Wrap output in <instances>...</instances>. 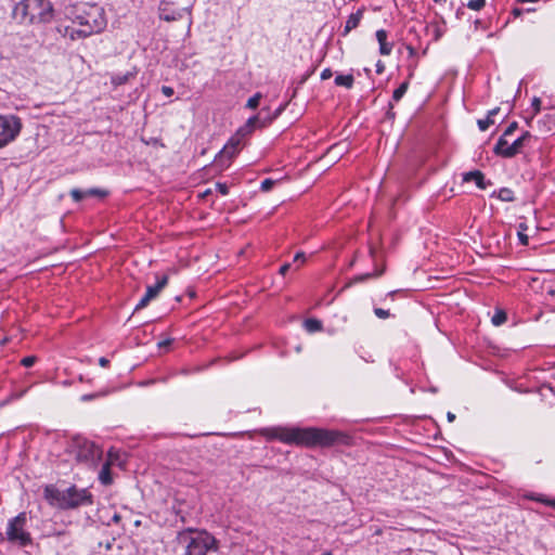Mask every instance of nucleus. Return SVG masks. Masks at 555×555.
Masks as SVG:
<instances>
[{
    "label": "nucleus",
    "mask_w": 555,
    "mask_h": 555,
    "mask_svg": "<svg viewBox=\"0 0 555 555\" xmlns=\"http://www.w3.org/2000/svg\"><path fill=\"white\" fill-rule=\"evenodd\" d=\"M261 435L268 440H279L286 444H296L307 448L332 447L336 444L349 446L351 436L340 430L324 428L299 427H268L261 429Z\"/></svg>",
    "instance_id": "f257e3e1"
},
{
    "label": "nucleus",
    "mask_w": 555,
    "mask_h": 555,
    "mask_svg": "<svg viewBox=\"0 0 555 555\" xmlns=\"http://www.w3.org/2000/svg\"><path fill=\"white\" fill-rule=\"evenodd\" d=\"M64 15L78 25L82 38L103 31L107 25L104 9L98 4L78 3L67 5Z\"/></svg>",
    "instance_id": "f03ea898"
},
{
    "label": "nucleus",
    "mask_w": 555,
    "mask_h": 555,
    "mask_svg": "<svg viewBox=\"0 0 555 555\" xmlns=\"http://www.w3.org/2000/svg\"><path fill=\"white\" fill-rule=\"evenodd\" d=\"M49 0H21L12 10V18L22 25L49 23L53 18Z\"/></svg>",
    "instance_id": "7ed1b4c3"
},
{
    "label": "nucleus",
    "mask_w": 555,
    "mask_h": 555,
    "mask_svg": "<svg viewBox=\"0 0 555 555\" xmlns=\"http://www.w3.org/2000/svg\"><path fill=\"white\" fill-rule=\"evenodd\" d=\"M44 498L51 505L62 509L77 508L93 503L92 494L88 489H78L76 486H72L66 490H59L52 485L47 486L44 488Z\"/></svg>",
    "instance_id": "20e7f679"
},
{
    "label": "nucleus",
    "mask_w": 555,
    "mask_h": 555,
    "mask_svg": "<svg viewBox=\"0 0 555 555\" xmlns=\"http://www.w3.org/2000/svg\"><path fill=\"white\" fill-rule=\"evenodd\" d=\"M185 555H219V541L210 532L188 528L181 533Z\"/></svg>",
    "instance_id": "39448f33"
},
{
    "label": "nucleus",
    "mask_w": 555,
    "mask_h": 555,
    "mask_svg": "<svg viewBox=\"0 0 555 555\" xmlns=\"http://www.w3.org/2000/svg\"><path fill=\"white\" fill-rule=\"evenodd\" d=\"M28 517L26 512H21L15 517L9 519L5 537L7 540L20 547H25L33 544V538L27 530Z\"/></svg>",
    "instance_id": "423d86ee"
},
{
    "label": "nucleus",
    "mask_w": 555,
    "mask_h": 555,
    "mask_svg": "<svg viewBox=\"0 0 555 555\" xmlns=\"http://www.w3.org/2000/svg\"><path fill=\"white\" fill-rule=\"evenodd\" d=\"M260 122L259 116H253L248 118L247 122L241 127L236 134L232 137L224 147L219 152L217 160L223 164V160L232 159L240 151L241 138L249 134Z\"/></svg>",
    "instance_id": "0eeeda50"
},
{
    "label": "nucleus",
    "mask_w": 555,
    "mask_h": 555,
    "mask_svg": "<svg viewBox=\"0 0 555 555\" xmlns=\"http://www.w3.org/2000/svg\"><path fill=\"white\" fill-rule=\"evenodd\" d=\"M76 460L87 466H94L102 459V450L86 438H76L73 441Z\"/></svg>",
    "instance_id": "6e6552de"
},
{
    "label": "nucleus",
    "mask_w": 555,
    "mask_h": 555,
    "mask_svg": "<svg viewBox=\"0 0 555 555\" xmlns=\"http://www.w3.org/2000/svg\"><path fill=\"white\" fill-rule=\"evenodd\" d=\"M22 130L21 118L15 115H0V149L9 145Z\"/></svg>",
    "instance_id": "1a4fd4ad"
},
{
    "label": "nucleus",
    "mask_w": 555,
    "mask_h": 555,
    "mask_svg": "<svg viewBox=\"0 0 555 555\" xmlns=\"http://www.w3.org/2000/svg\"><path fill=\"white\" fill-rule=\"evenodd\" d=\"M168 284V276H162L155 285H149L146 287V292L144 296L140 299V301L135 306V310H140L145 308L151 300L156 298L160 291Z\"/></svg>",
    "instance_id": "9d476101"
},
{
    "label": "nucleus",
    "mask_w": 555,
    "mask_h": 555,
    "mask_svg": "<svg viewBox=\"0 0 555 555\" xmlns=\"http://www.w3.org/2000/svg\"><path fill=\"white\" fill-rule=\"evenodd\" d=\"M463 180L466 182L474 181L480 190H486L489 185L492 184L491 181H486L485 175L480 170L465 172Z\"/></svg>",
    "instance_id": "9b49d317"
},
{
    "label": "nucleus",
    "mask_w": 555,
    "mask_h": 555,
    "mask_svg": "<svg viewBox=\"0 0 555 555\" xmlns=\"http://www.w3.org/2000/svg\"><path fill=\"white\" fill-rule=\"evenodd\" d=\"M364 11H365V8L362 7L356 13H352L351 15H349V17L346 22L344 31H343V36H347L352 29H354L359 26V24L363 17Z\"/></svg>",
    "instance_id": "f8f14e48"
},
{
    "label": "nucleus",
    "mask_w": 555,
    "mask_h": 555,
    "mask_svg": "<svg viewBox=\"0 0 555 555\" xmlns=\"http://www.w3.org/2000/svg\"><path fill=\"white\" fill-rule=\"evenodd\" d=\"M531 138V133L529 131H525L519 138H517L508 147H506L505 154L516 156L520 153L521 149L525 145V142Z\"/></svg>",
    "instance_id": "ddd939ff"
},
{
    "label": "nucleus",
    "mask_w": 555,
    "mask_h": 555,
    "mask_svg": "<svg viewBox=\"0 0 555 555\" xmlns=\"http://www.w3.org/2000/svg\"><path fill=\"white\" fill-rule=\"evenodd\" d=\"M375 35L379 43V53L382 55H389L392 51L393 44L387 42V31L385 29H378Z\"/></svg>",
    "instance_id": "4468645a"
},
{
    "label": "nucleus",
    "mask_w": 555,
    "mask_h": 555,
    "mask_svg": "<svg viewBox=\"0 0 555 555\" xmlns=\"http://www.w3.org/2000/svg\"><path fill=\"white\" fill-rule=\"evenodd\" d=\"M55 29L62 37H68L70 40H77L82 38L80 36L79 29L69 25H57Z\"/></svg>",
    "instance_id": "2eb2a0df"
},
{
    "label": "nucleus",
    "mask_w": 555,
    "mask_h": 555,
    "mask_svg": "<svg viewBox=\"0 0 555 555\" xmlns=\"http://www.w3.org/2000/svg\"><path fill=\"white\" fill-rule=\"evenodd\" d=\"M509 145L511 144L508 143L506 137L501 135L493 147V153L504 158H513L514 155L505 154L506 147H508Z\"/></svg>",
    "instance_id": "dca6fc26"
},
{
    "label": "nucleus",
    "mask_w": 555,
    "mask_h": 555,
    "mask_svg": "<svg viewBox=\"0 0 555 555\" xmlns=\"http://www.w3.org/2000/svg\"><path fill=\"white\" fill-rule=\"evenodd\" d=\"M490 196L491 197H496L500 201L507 202V203L515 201L514 192L511 189H508V188H501L498 191H493Z\"/></svg>",
    "instance_id": "f3484780"
},
{
    "label": "nucleus",
    "mask_w": 555,
    "mask_h": 555,
    "mask_svg": "<svg viewBox=\"0 0 555 555\" xmlns=\"http://www.w3.org/2000/svg\"><path fill=\"white\" fill-rule=\"evenodd\" d=\"M134 73L127 72L126 74H112L111 83L116 88L127 83L131 78L134 77Z\"/></svg>",
    "instance_id": "a211bd4d"
},
{
    "label": "nucleus",
    "mask_w": 555,
    "mask_h": 555,
    "mask_svg": "<svg viewBox=\"0 0 555 555\" xmlns=\"http://www.w3.org/2000/svg\"><path fill=\"white\" fill-rule=\"evenodd\" d=\"M99 480L102 485L108 486L113 482V477L111 473V463L105 462L99 473Z\"/></svg>",
    "instance_id": "6ab92c4d"
},
{
    "label": "nucleus",
    "mask_w": 555,
    "mask_h": 555,
    "mask_svg": "<svg viewBox=\"0 0 555 555\" xmlns=\"http://www.w3.org/2000/svg\"><path fill=\"white\" fill-rule=\"evenodd\" d=\"M304 328L308 332V333H315V332H319L322 330V322L318 319H307L305 320L304 322Z\"/></svg>",
    "instance_id": "aec40b11"
},
{
    "label": "nucleus",
    "mask_w": 555,
    "mask_h": 555,
    "mask_svg": "<svg viewBox=\"0 0 555 555\" xmlns=\"http://www.w3.org/2000/svg\"><path fill=\"white\" fill-rule=\"evenodd\" d=\"M354 82V78L352 75H337L335 77V85L343 86L347 89H351Z\"/></svg>",
    "instance_id": "412c9836"
},
{
    "label": "nucleus",
    "mask_w": 555,
    "mask_h": 555,
    "mask_svg": "<svg viewBox=\"0 0 555 555\" xmlns=\"http://www.w3.org/2000/svg\"><path fill=\"white\" fill-rule=\"evenodd\" d=\"M507 320L506 312L504 310H496L495 313L491 318V322L494 326H500L504 324Z\"/></svg>",
    "instance_id": "4be33fe9"
},
{
    "label": "nucleus",
    "mask_w": 555,
    "mask_h": 555,
    "mask_svg": "<svg viewBox=\"0 0 555 555\" xmlns=\"http://www.w3.org/2000/svg\"><path fill=\"white\" fill-rule=\"evenodd\" d=\"M409 88V81L402 82L392 93V100L395 102L400 101L403 95L405 94L406 90Z\"/></svg>",
    "instance_id": "5701e85b"
},
{
    "label": "nucleus",
    "mask_w": 555,
    "mask_h": 555,
    "mask_svg": "<svg viewBox=\"0 0 555 555\" xmlns=\"http://www.w3.org/2000/svg\"><path fill=\"white\" fill-rule=\"evenodd\" d=\"M531 106H532V115L530 117V119H527V124H530V120L540 113L541 111V99L538 98V96H534L532 99V103H531Z\"/></svg>",
    "instance_id": "b1692460"
},
{
    "label": "nucleus",
    "mask_w": 555,
    "mask_h": 555,
    "mask_svg": "<svg viewBox=\"0 0 555 555\" xmlns=\"http://www.w3.org/2000/svg\"><path fill=\"white\" fill-rule=\"evenodd\" d=\"M86 193H87V197L88 196H98V197H105L107 196L108 192L103 190V189H99V188H91V189H88L86 190Z\"/></svg>",
    "instance_id": "393cba45"
},
{
    "label": "nucleus",
    "mask_w": 555,
    "mask_h": 555,
    "mask_svg": "<svg viewBox=\"0 0 555 555\" xmlns=\"http://www.w3.org/2000/svg\"><path fill=\"white\" fill-rule=\"evenodd\" d=\"M260 99H261L260 93L254 94L251 98L248 99V101L246 103V107H248L250 109L257 108L259 105Z\"/></svg>",
    "instance_id": "a878e982"
},
{
    "label": "nucleus",
    "mask_w": 555,
    "mask_h": 555,
    "mask_svg": "<svg viewBox=\"0 0 555 555\" xmlns=\"http://www.w3.org/2000/svg\"><path fill=\"white\" fill-rule=\"evenodd\" d=\"M528 498L530 500L541 502L547 506H552L555 508V500H550V499L543 498L542 495H533V494L529 495Z\"/></svg>",
    "instance_id": "bb28decb"
},
{
    "label": "nucleus",
    "mask_w": 555,
    "mask_h": 555,
    "mask_svg": "<svg viewBox=\"0 0 555 555\" xmlns=\"http://www.w3.org/2000/svg\"><path fill=\"white\" fill-rule=\"evenodd\" d=\"M70 196L75 202H80L87 197V193H86V191H82L79 189H73L70 191Z\"/></svg>",
    "instance_id": "cd10ccee"
},
{
    "label": "nucleus",
    "mask_w": 555,
    "mask_h": 555,
    "mask_svg": "<svg viewBox=\"0 0 555 555\" xmlns=\"http://www.w3.org/2000/svg\"><path fill=\"white\" fill-rule=\"evenodd\" d=\"M485 0H468L467 8L478 11L485 7Z\"/></svg>",
    "instance_id": "c85d7f7f"
},
{
    "label": "nucleus",
    "mask_w": 555,
    "mask_h": 555,
    "mask_svg": "<svg viewBox=\"0 0 555 555\" xmlns=\"http://www.w3.org/2000/svg\"><path fill=\"white\" fill-rule=\"evenodd\" d=\"M275 183H276V181L273 179H270V178L264 179L260 184V190L263 192H268V191L272 190V188L274 186Z\"/></svg>",
    "instance_id": "c756f323"
},
{
    "label": "nucleus",
    "mask_w": 555,
    "mask_h": 555,
    "mask_svg": "<svg viewBox=\"0 0 555 555\" xmlns=\"http://www.w3.org/2000/svg\"><path fill=\"white\" fill-rule=\"evenodd\" d=\"M494 124V120L493 119H490V118H485V119H479L478 120V127L481 131H486L491 125Z\"/></svg>",
    "instance_id": "7c9ffc66"
},
{
    "label": "nucleus",
    "mask_w": 555,
    "mask_h": 555,
    "mask_svg": "<svg viewBox=\"0 0 555 555\" xmlns=\"http://www.w3.org/2000/svg\"><path fill=\"white\" fill-rule=\"evenodd\" d=\"M37 361L35 356H28L21 360V364L25 367H31Z\"/></svg>",
    "instance_id": "2f4dec72"
},
{
    "label": "nucleus",
    "mask_w": 555,
    "mask_h": 555,
    "mask_svg": "<svg viewBox=\"0 0 555 555\" xmlns=\"http://www.w3.org/2000/svg\"><path fill=\"white\" fill-rule=\"evenodd\" d=\"M374 314L378 318V319H387L390 317V312L389 310H385V309H382V308H374Z\"/></svg>",
    "instance_id": "473e14b6"
},
{
    "label": "nucleus",
    "mask_w": 555,
    "mask_h": 555,
    "mask_svg": "<svg viewBox=\"0 0 555 555\" xmlns=\"http://www.w3.org/2000/svg\"><path fill=\"white\" fill-rule=\"evenodd\" d=\"M373 274L372 273H365V274H361V275H357L354 276L348 285H352L353 283H359V282H363V281H366L367 279L372 278Z\"/></svg>",
    "instance_id": "72a5a7b5"
},
{
    "label": "nucleus",
    "mask_w": 555,
    "mask_h": 555,
    "mask_svg": "<svg viewBox=\"0 0 555 555\" xmlns=\"http://www.w3.org/2000/svg\"><path fill=\"white\" fill-rule=\"evenodd\" d=\"M518 127V124L516 121H513L512 124L508 125V127L505 129L504 133L502 135L504 137H508V135H512L515 130L517 129Z\"/></svg>",
    "instance_id": "f704fd0d"
},
{
    "label": "nucleus",
    "mask_w": 555,
    "mask_h": 555,
    "mask_svg": "<svg viewBox=\"0 0 555 555\" xmlns=\"http://www.w3.org/2000/svg\"><path fill=\"white\" fill-rule=\"evenodd\" d=\"M216 188H217V190L219 191V193H220L221 195H224V196H225V195H228V193H229V188H228V185H227L225 183H220V182H218V183L216 184Z\"/></svg>",
    "instance_id": "c9c22d12"
},
{
    "label": "nucleus",
    "mask_w": 555,
    "mask_h": 555,
    "mask_svg": "<svg viewBox=\"0 0 555 555\" xmlns=\"http://www.w3.org/2000/svg\"><path fill=\"white\" fill-rule=\"evenodd\" d=\"M517 235L521 245H528L529 238L527 234H525L522 231H518Z\"/></svg>",
    "instance_id": "e433bc0d"
},
{
    "label": "nucleus",
    "mask_w": 555,
    "mask_h": 555,
    "mask_svg": "<svg viewBox=\"0 0 555 555\" xmlns=\"http://www.w3.org/2000/svg\"><path fill=\"white\" fill-rule=\"evenodd\" d=\"M162 93L165 95V96H171L173 95L175 91H173V88L169 87V86H163L162 87Z\"/></svg>",
    "instance_id": "4c0bfd02"
},
{
    "label": "nucleus",
    "mask_w": 555,
    "mask_h": 555,
    "mask_svg": "<svg viewBox=\"0 0 555 555\" xmlns=\"http://www.w3.org/2000/svg\"><path fill=\"white\" fill-rule=\"evenodd\" d=\"M160 18L167 22L176 21L177 15L176 14H167L165 12L160 13Z\"/></svg>",
    "instance_id": "58836bf2"
},
{
    "label": "nucleus",
    "mask_w": 555,
    "mask_h": 555,
    "mask_svg": "<svg viewBox=\"0 0 555 555\" xmlns=\"http://www.w3.org/2000/svg\"><path fill=\"white\" fill-rule=\"evenodd\" d=\"M332 76H333V73H332V70L330 68H325L321 73V79L322 80L330 79Z\"/></svg>",
    "instance_id": "ea45409f"
},
{
    "label": "nucleus",
    "mask_w": 555,
    "mask_h": 555,
    "mask_svg": "<svg viewBox=\"0 0 555 555\" xmlns=\"http://www.w3.org/2000/svg\"><path fill=\"white\" fill-rule=\"evenodd\" d=\"M297 261H300L301 263H304V262L306 261V255H305V253L299 251V253H297V254L294 256V262H297Z\"/></svg>",
    "instance_id": "a19ab883"
},
{
    "label": "nucleus",
    "mask_w": 555,
    "mask_h": 555,
    "mask_svg": "<svg viewBox=\"0 0 555 555\" xmlns=\"http://www.w3.org/2000/svg\"><path fill=\"white\" fill-rule=\"evenodd\" d=\"M172 344V339L168 338L158 343L159 348H168Z\"/></svg>",
    "instance_id": "79ce46f5"
},
{
    "label": "nucleus",
    "mask_w": 555,
    "mask_h": 555,
    "mask_svg": "<svg viewBox=\"0 0 555 555\" xmlns=\"http://www.w3.org/2000/svg\"><path fill=\"white\" fill-rule=\"evenodd\" d=\"M285 106H286L285 104H284V105H281V106H280V107L274 112V114H273L272 118H270V121H271L272 119L278 118V117L281 115V113L285 109Z\"/></svg>",
    "instance_id": "37998d69"
},
{
    "label": "nucleus",
    "mask_w": 555,
    "mask_h": 555,
    "mask_svg": "<svg viewBox=\"0 0 555 555\" xmlns=\"http://www.w3.org/2000/svg\"><path fill=\"white\" fill-rule=\"evenodd\" d=\"M291 268V263H284L281 268H280V274L281 275H285L286 272L289 270Z\"/></svg>",
    "instance_id": "c03bdc74"
},
{
    "label": "nucleus",
    "mask_w": 555,
    "mask_h": 555,
    "mask_svg": "<svg viewBox=\"0 0 555 555\" xmlns=\"http://www.w3.org/2000/svg\"><path fill=\"white\" fill-rule=\"evenodd\" d=\"M500 112L499 107L492 108L488 112V118L493 119V116H495Z\"/></svg>",
    "instance_id": "a18cd8bd"
},
{
    "label": "nucleus",
    "mask_w": 555,
    "mask_h": 555,
    "mask_svg": "<svg viewBox=\"0 0 555 555\" xmlns=\"http://www.w3.org/2000/svg\"><path fill=\"white\" fill-rule=\"evenodd\" d=\"M512 14H513L514 17H519L522 14V10L519 9V8H514L512 10Z\"/></svg>",
    "instance_id": "49530a36"
},
{
    "label": "nucleus",
    "mask_w": 555,
    "mask_h": 555,
    "mask_svg": "<svg viewBox=\"0 0 555 555\" xmlns=\"http://www.w3.org/2000/svg\"><path fill=\"white\" fill-rule=\"evenodd\" d=\"M108 363H109V361H108L106 358H104V357H102V358H100V359H99V364H100L102 367H106V366H108Z\"/></svg>",
    "instance_id": "de8ad7c7"
},
{
    "label": "nucleus",
    "mask_w": 555,
    "mask_h": 555,
    "mask_svg": "<svg viewBox=\"0 0 555 555\" xmlns=\"http://www.w3.org/2000/svg\"><path fill=\"white\" fill-rule=\"evenodd\" d=\"M442 36V30L437 26L435 29V40H439Z\"/></svg>",
    "instance_id": "09e8293b"
},
{
    "label": "nucleus",
    "mask_w": 555,
    "mask_h": 555,
    "mask_svg": "<svg viewBox=\"0 0 555 555\" xmlns=\"http://www.w3.org/2000/svg\"><path fill=\"white\" fill-rule=\"evenodd\" d=\"M383 70H384V64L380 61H378L377 64H376V72L378 74H382Z\"/></svg>",
    "instance_id": "8fccbe9b"
},
{
    "label": "nucleus",
    "mask_w": 555,
    "mask_h": 555,
    "mask_svg": "<svg viewBox=\"0 0 555 555\" xmlns=\"http://www.w3.org/2000/svg\"><path fill=\"white\" fill-rule=\"evenodd\" d=\"M93 398H95V395H93V393H90V395H83V396L81 397V400H82V401H89V400H91V399H93Z\"/></svg>",
    "instance_id": "3c124183"
},
{
    "label": "nucleus",
    "mask_w": 555,
    "mask_h": 555,
    "mask_svg": "<svg viewBox=\"0 0 555 555\" xmlns=\"http://www.w3.org/2000/svg\"><path fill=\"white\" fill-rule=\"evenodd\" d=\"M447 418L451 423V422H453L455 420V414L452 413V412H448L447 413Z\"/></svg>",
    "instance_id": "603ef678"
},
{
    "label": "nucleus",
    "mask_w": 555,
    "mask_h": 555,
    "mask_svg": "<svg viewBox=\"0 0 555 555\" xmlns=\"http://www.w3.org/2000/svg\"><path fill=\"white\" fill-rule=\"evenodd\" d=\"M480 27H482V23H481V21L476 20V21H475V29H479Z\"/></svg>",
    "instance_id": "864d4df0"
},
{
    "label": "nucleus",
    "mask_w": 555,
    "mask_h": 555,
    "mask_svg": "<svg viewBox=\"0 0 555 555\" xmlns=\"http://www.w3.org/2000/svg\"><path fill=\"white\" fill-rule=\"evenodd\" d=\"M153 383H155V380H154V379H151V380H149V382L144 383V385H151V384H153Z\"/></svg>",
    "instance_id": "5fc2aeb1"
},
{
    "label": "nucleus",
    "mask_w": 555,
    "mask_h": 555,
    "mask_svg": "<svg viewBox=\"0 0 555 555\" xmlns=\"http://www.w3.org/2000/svg\"><path fill=\"white\" fill-rule=\"evenodd\" d=\"M436 3H443L446 2L447 0H434Z\"/></svg>",
    "instance_id": "6e6d98bb"
},
{
    "label": "nucleus",
    "mask_w": 555,
    "mask_h": 555,
    "mask_svg": "<svg viewBox=\"0 0 555 555\" xmlns=\"http://www.w3.org/2000/svg\"><path fill=\"white\" fill-rule=\"evenodd\" d=\"M519 227H520L521 230H526L527 229V227L525 224H522V223Z\"/></svg>",
    "instance_id": "4d7b16f0"
},
{
    "label": "nucleus",
    "mask_w": 555,
    "mask_h": 555,
    "mask_svg": "<svg viewBox=\"0 0 555 555\" xmlns=\"http://www.w3.org/2000/svg\"><path fill=\"white\" fill-rule=\"evenodd\" d=\"M322 555H333L331 552H325Z\"/></svg>",
    "instance_id": "13d9d810"
},
{
    "label": "nucleus",
    "mask_w": 555,
    "mask_h": 555,
    "mask_svg": "<svg viewBox=\"0 0 555 555\" xmlns=\"http://www.w3.org/2000/svg\"><path fill=\"white\" fill-rule=\"evenodd\" d=\"M118 519H119V516L115 515L114 520H118Z\"/></svg>",
    "instance_id": "bf43d9fd"
}]
</instances>
